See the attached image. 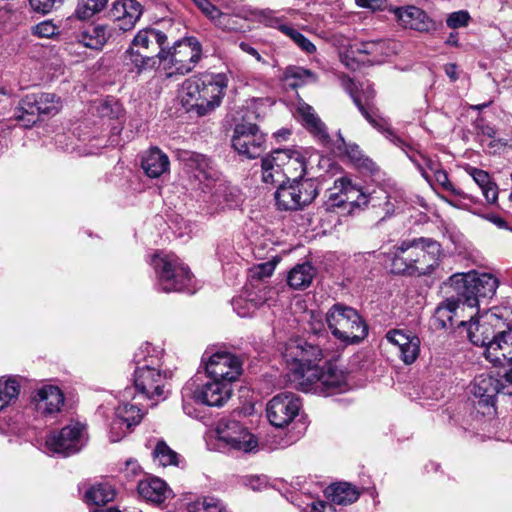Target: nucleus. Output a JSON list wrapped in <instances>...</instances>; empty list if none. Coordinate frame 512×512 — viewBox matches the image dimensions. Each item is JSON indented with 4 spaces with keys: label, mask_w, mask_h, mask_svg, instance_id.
<instances>
[{
    "label": "nucleus",
    "mask_w": 512,
    "mask_h": 512,
    "mask_svg": "<svg viewBox=\"0 0 512 512\" xmlns=\"http://www.w3.org/2000/svg\"><path fill=\"white\" fill-rule=\"evenodd\" d=\"M286 377L291 385L304 392L330 395L345 384L341 371L332 365L319 367L322 349L303 338L290 339L284 347Z\"/></svg>",
    "instance_id": "nucleus-1"
},
{
    "label": "nucleus",
    "mask_w": 512,
    "mask_h": 512,
    "mask_svg": "<svg viewBox=\"0 0 512 512\" xmlns=\"http://www.w3.org/2000/svg\"><path fill=\"white\" fill-rule=\"evenodd\" d=\"M227 86L223 73L190 77L182 84L181 103L187 112L206 116L220 106Z\"/></svg>",
    "instance_id": "nucleus-2"
},
{
    "label": "nucleus",
    "mask_w": 512,
    "mask_h": 512,
    "mask_svg": "<svg viewBox=\"0 0 512 512\" xmlns=\"http://www.w3.org/2000/svg\"><path fill=\"white\" fill-rule=\"evenodd\" d=\"M189 166L194 170V177L199 181L201 190L210 194L212 204L222 209L239 205L241 202L239 190L220 178V172L208 157L193 153L189 158Z\"/></svg>",
    "instance_id": "nucleus-3"
},
{
    "label": "nucleus",
    "mask_w": 512,
    "mask_h": 512,
    "mask_svg": "<svg viewBox=\"0 0 512 512\" xmlns=\"http://www.w3.org/2000/svg\"><path fill=\"white\" fill-rule=\"evenodd\" d=\"M325 321L332 335L345 345L359 343L368 335V326L358 311L342 303L329 308Z\"/></svg>",
    "instance_id": "nucleus-4"
},
{
    "label": "nucleus",
    "mask_w": 512,
    "mask_h": 512,
    "mask_svg": "<svg viewBox=\"0 0 512 512\" xmlns=\"http://www.w3.org/2000/svg\"><path fill=\"white\" fill-rule=\"evenodd\" d=\"M144 354L145 352L141 350L135 355L134 387L143 397L154 401L152 405H156L167 397L169 374L158 366H154L157 359L146 358Z\"/></svg>",
    "instance_id": "nucleus-5"
},
{
    "label": "nucleus",
    "mask_w": 512,
    "mask_h": 512,
    "mask_svg": "<svg viewBox=\"0 0 512 512\" xmlns=\"http://www.w3.org/2000/svg\"><path fill=\"white\" fill-rule=\"evenodd\" d=\"M459 300L470 308L479 306L482 300L492 298L499 282L492 274L476 272L456 273L449 278Z\"/></svg>",
    "instance_id": "nucleus-6"
},
{
    "label": "nucleus",
    "mask_w": 512,
    "mask_h": 512,
    "mask_svg": "<svg viewBox=\"0 0 512 512\" xmlns=\"http://www.w3.org/2000/svg\"><path fill=\"white\" fill-rule=\"evenodd\" d=\"M151 265L156 274V287L159 291L170 293L188 289L193 275L179 257L171 253H156Z\"/></svg>",
    "instance_id": "nucleus-7"
},
{
    "label": "nucleus",
    "mask_w": 512,
    "mask_h": 512,
    "mask_svg": "<svg viewBox=\"0 0 512 512\" xmlns=\"http://www.w3.org/2000/svg\"><path fill=\"white\" fill-rule=\"evenodd\" d=\"M156 56L172 74L185 75L191 72L202 58V45L195 37L178 40L172 47L169 43Z\"/></svg>",
    "instance_id": "nucleus-8"
},
{
    "label": "nucleus",
    "mask_w": 512,
    "mask_h": 512,
    "mask_svg": "<svg viewBox=\"0 0 512 512\" xmlns=\"http://www.w3.org/2000/svg\"><path fill=\"white\" fill-rule=\"evenodd\" d=\"M495 373L481 374L475 377L471 392L478 399V405L494 409L496 396L500 393L512 395V369L498 365Z\"/></svg>",
    "instance_id": "nucleus-9"
},
{
    "label": "nucleus",
    "mask_w": 512,
    "mask_h": 512,
    "mask_svg": "<svg viewBox=\"0 0 512 512\" xmlns=\"http://www.w3.org/2000/svg\"><path fill=\"white\" fill-rule=\"evenodd\" d=\"M181 394L186 398H195L196 403L210 407H222L232 395V385L227 381L210 379L204 384L188 381L182 388Z\"/></svg>",
    "instance_id": "nucleus-10"
},
{
    "label": "nucleus",
    "mask_w": 512,
    "mask_h": 512,
    "mask_svg": "<svg viewBox=\"0 0 512 512\" xmlns=\"http://www.w3.org/2000/svg\"><path fill=\"white\" fill-rule=\"evenodd\" d=\"M202 363L208 378L227 381L231 385L242 373L240 358L226 351L212 353L206 350L202 355Z\"/></svg>",
    "instance_id": "nucleus-11"
},
{
    "label": "nucleus",
    "mask_w": 512,
    "mask_h": 512,
    "mask_svg": "<svg viewBox=\"0 0 512 512\" xmlns=\"http://www.w3.org/2000/svg\"><path fill=\"white\" fill-rule=\"evenodd\" d=\"M86 426L80 422H71L60 431L50 434L46 439L47 448L64 456L78 453L87 443Z\"/></svg>",
    "instance_id": "nucleus-12"
},
{
    "label": "nucleus",
    "mask_w": 512,
    "mask_h": 512,
    "mask_svg": "<svg viewBox=\"0 0 512 512\" xmlns=\"http://www.w3.org/2000/svg\"><path fill=\"white\" fill-rule=\"evenodd\" d=\"M265 142V134L254 123L244 120L234 128L232 146L240 155L249 159L260 156L264 151Z\"/></svg>",
    "instance_id": "nucleus-13"
},
{
    "label": "nucleus",
    "mask_w": 512,
    "mask_h": 512,
    "mask_svg": "<svg viewBox=\"0 0 512 512\" xmlns=\"http://www.w3.org/2000/svg\"><path fill=\"white\" fill-rule=\"evenodd\" d=\"M215 433L217 439L229 449L250 452L257 446V440L240 422L222 419L218 422Z\"/></svg>",
    "instance_id": "nucleus-14"
},
{
    "label": "nucleus",
    "mask_w": 512,
    "mask_h": 512,
    "mask_svg": "<svg viewBox=\"0 0 512 512\" xmlns=\"http://www.w3.org/2000/svg\"><path fill=\"white\" fill-rule=\"evenodd\" d=\"M301 408L300 398L291 392L275 395L267 404L266 414L269 422L282 428L289 425L298 415Z\"/></svg>",
    "instance_id": "nucleus-15"
},
{
    "label": "nucleus",
    "mask_w": 512,
    "mask_h": 512,
    "mask_svg": "<svg viewBox=\"0 0 512 512\" xmlns=\"http://www.w3.org/2000/svg\"><path fill=\"white\" fill-rule=\"evenodd\" d=\"M308 151H297L292 149H276L271 154L267 155L266 165L272 168V162L278 166L283 167L284 179L288 181L300 180L305 177L306 171V156Z\"/></svg>",
    "instance_id": "nucleus-16"
},
{
    "label": "nucleus",
    "mask_w": 512,
    "mask_h": 512,
    "mask_svg": "<svg viewBox=\"0 0 512 512\" xmlns=\"http://www.w3.org/2000/svg\"><path fill=\"white\" fill-rule=\"evenodd\" d=\"M334 190L329 191L327 201L325 202L326 210L341 207L346 202L352 206H366L368 204V196L351 183L348 178L341 177L334 182Z\"/></svg>",
    "instance_id": "nucleus-17"
},
{
    "label": "nucleus",
    "mask_w": 512,
    "mask_h": 512,
    "mask_svg": "<svg viewBox=\"0 0 512 512\" xmlns=\"http://www.w3.org/2000/svg\"><path fill=\"white\" fill-rule=\"evenodd\" d=\"M460 326L466 331V336L473 345L480 346L485 349L484 355L488 361L493 364L494 362L499 361L498 356L493 353H489L492 343L497 342L498 336L484 318L479 321L474 320L473 317H471L469 322L461 321Z\"/></svg>",
    "instance_id": "nucleus-18"
},
{
    "label": "nucleus",
    "mask_w": 512,
    "mask_h": 512,
    "mask_svg": "<svg viewBox=\"0 0 512 512\" xmlns=\"http://www.w3.org/2000/svg\"><path fill=\"white\" fill-rule=\"evenodd\" d=\"M424 237L403 240L396 246L391 259V272L398 275L414 276L412 270L416 257L423 247Z\"/></svg>",
    "instance_id": "nucleus-19"
},
{
    "label": "nucleus",
    "mask_w": 512,
    "mask_h": 512,
    "mask_svg": "<svg viewBox=\"0 0 512 512\" xmlns=\"http://www.w3.org/2000/svg\"><path fill=\"white\" fill-rule=\"evenodd\" d=\"M64 401L63 392L55 385H43L32 397L36 412L46 418L55 417L61 411Z\"/></svg>",
    "instance_id": "nucleus-20"
},
{
    "label": "nucleus",
    "mask_w": 512,
    "mask_h": 512,
    "mask_svg": "<svg viewBox=\"0 0 512 512\" xmlns=\"http://www.w3.org/2000/svg\"><path fill=\"white\" fill-rule=\"evenodd\" d=\"M142 14L143 5L139 0H117L111 9V15L115 20L113 30H132Z\"/></svg>",
    "instance_id": "nucleus-21"
},
{
    "label": "nucleus",
    "mask_w": 512,
    "mask_h": 512,
    "mask_svg": "<svg viewBox=\"0 0 512 512\" xmlns=\"http://www.w3.org/2000/svg\"><path fill=\"white\" fill-rule=\"evenodd\" d=\"M386 339L399 350L400 359L410 365L420 354V338L409 331L394 329L386 334Z\"/></svg>",
    "instance_id": "nucleus-22"
},
{
    "label": "nucleus",
    "mask_w": 512,
    "mask_h": 512,
    "mask_svg": "<svg viewBox=\"0 0 512 512\" xmlns=\"http://www.w3.org/2000/svg\"><path fill=\"white\" fill-rule=\"evenodd\" d=\"M422 246L424 247L420 248V252L416 257L414 270H412L414 276L431 274L439 265L441 256L440 243L432 238L424 237Z\"/></svg>",
    "instance_id": "nucleus-23"
},
{
    "label": "nucleus",
    "mask_w": 512,
    "mask_h": 512,
    "mask_svg": "<svg viewBox=\"0 0 512 512\" xmlns=\"http://www.w3.org/2000/svg\"><path fill=\"white\" fill-rule=\"evenodd\" d=\"M142 417L143 412L137 405L130 404L128 402L121 403L116 409V418L111 423L109 432L110 441L115 443L125 436V431L114 436L115 429H122V427L131 429V427L136 426L141 422Z\"/></svg>",
    "instance_id": "nucleus-24"
},
{
    "label": "nucleus",
    "mask_w": 512,
    "mask_h": 512,
    "mask_svg": "<svg viewBox=\"0 0 512 512\" xmlns=\"http://www.w3.org/2000/svg\"><path fill=\"white\" fill-rule=\"evenodd\" d=\"M303 126L324 147H330L331 138L325 123L316 114L312 106L304 103L298 107Z\"/></svg>",
    "instance_id": "nucleus-25"
},
{
    "label": "nucleus",
    "mask_w": 512,
    "mask_h": 512,
    "mask_svg": "<svg viewBox=\"0 0 512 512\" xmlns=\"http://www.w3.org/2000/svg\"><path fill=\"white\" fill-rule=\"evenodd\" d=\"M395 15L400 24L406 29L409 28L418 32H429L435 29L434 21L418 7L397 8Z\"/></svg>",
    "instance_id": "nucleus-26"
},
{
    "label": "nucleus",
    "mask_w": 512,
    "mask_h": 512,
    "mask_svg": "<svg viewBox=\"0 0 512 512\" xmlns=\"http://www.w3.org/2000/svg\"><path fill=\"white\" fill-rule=\"evenodd\" d=\"M168 44V36L155 28L139 30L134 36L131 45L150 53L162 52Z\"/></svg>",
    "instance_id": "nucleus-27"
},
{
    "label": "nucleus",
    "mask_w": 512,
    "mask_h": 512,
    "mask_svg": "<svg viewBox=\"0 0 512 512\" xmlns=\"http://www.w3.org/2000/svg\"><path fill=\"white\" fill-rule=\"evenodd\" d=\"M112 29L107 25L88 24L79 30L76 38L87 48L101 49L111 37Z\"/></svg>",
    "instance_id": "nucleus-28"
},
{
    "label": "nucleus",
    "mask_w": 512,
    "mask_h": 512,
    "mask_svg": "<svg viewBox=\"0 0 512 512\" xmlns=\"http://www.w3.org/2000/svg\"><path fill=\"white\" fill-rule=\"evenodd\" d=\"M169 158L159 148L153 147L146 151L141 160V167L150 178H158L169 171Z\"/></svg>",
    "instance_id": "nucleus-29"
},
{
    "label": "nucleus",
    "mask_w": 512,
    "mask_h": 512,
    "mask_svg": "<svg viewBox=\"0 0 512 512\" xmlns=\"http://www.w3.org/2000/svg\"><path fill=\"white\" fill-rule=\"evenodd\" d=\"M156 54H143L139 49L130 46L123 56V64L127 71L140 75L141 73L151 70L156 66Z\"/></svg>",
    "instance_id": "nucleus-30"
},
{
    "label": "nucleus",
    "mask_w": 512,
    "mask_h": 512,
    "mask_svg": "<svg viewBox=\"0 0 512 512\" xmlns=\"http://www.w3.org/2000/svg\"><path fill=\"white\" fill-rule=\"evenodd\" d=\"M138 493L145 500L160 504L166 500L170 490L162 479L152 477L138 483Z\"/></svg>",
    "instance_id": "nucleus-31"
},
{
    "label": "nucleus",
    "mask_w": 512,
    "mask_h": 512,
    "mask_svg": "<svg viewBox=\"0 0 512 512\" xmlns=\"http://www.w3.org/2000/svg\"><path fill=\"white\" fill-rule=\"evenodd\" d=\"M40 111L34 94L26 95L15 109L14 118L23 127L29 128L39 120Z\"/></svg>",
    "instance_id": "nucleus-32"
},
{
    "label": "nucleus",
    "mask_w": 512,
    "mask_h": 512,
    "mask_svg": "<svg viewBox=\"0 0 512 512\" xmlns=\"http://www.w3.org/2000/svg\"><path fill=\"white\" fill-rule=\"evenodd\" d=\"M300 196L296 192L293 181H283L275 192V201L279 210L296 211L301 210Z\"/></svg>",
    "instance_id": "nucleus-33"
},
{
    "label": "nucleus",
    "mask_w": 512,
    "mask_h": 512,
    "mask_svg": "<svg viewBox=\"0 0 512 512\" xmlns=\"http://www.w3.org/2000/svg\"><path fill=\"white\" fill-rule=\"evenodd\" d=\"M336 168V165L331 161L330 158L318 152L308 151L306 156V179H313L317 182L318 178L323 177L325 173H328L332 169Z\"/></svg>",
    "instance_id": "nucleus-34"
},
{
    "label": "nucleus",
    "mask_w": 512,
    "mask_h": 512,
    "mask_svg": "<svg viewBox=\"0 0 512 512\" xmlns=\"http://www.w3.org/2000/svg\"><path fill=\"white\" fill-rule=\"evenodd\" d=\"M459 297L447 298L441 302L435 309L433 315V325L437 329H447L453 326V318L457 314L459 308Z\"/></svg>",
    "instance_id": "nucleus-35"
},
{
    "label": "nucleus",
    "mask_w": 512,
    "mask_h": 512,
    "mask_svg": "<svg viewBox=\"0 0 512 512\" xmlns=\"http://www.w3.org/2000/svg\"><path fill=\"white\" fill-rule=\"evenodd\" d=\"M499 337L509 327H512V308L508 306L492 307L483 317Z\"/></svg>",
    "instance_id": "nucleus-36"
},
{
    "label": "nucleus",
    "mask_w": 512,
    "mask_h": 512,
    "mask_svg": "<svg viewBox=\"0 0 512 512\" xmlns=\"http://www.w3.org/2000/svg\"><path fill=\"white\" fill-rule=\"evenodd\" d=\"M315 276V269L310 263L295 265L289 272L287 282L296 290H302L310 286Z\"/></svg>",
    "instance_id": "nucleus-37"
},
{
    "label": "nucleus",
    "mask_w": 512,
    "mask_h": 512,
    "mask_svg": "<svg viewBox=\"0 0 512 512\" xmlns=\"http://www.w3.org/2000/svg\"><path fill=\"white\" fill-rule=\"evenodd\" d=\"M490 354H495L499 357V361L494 362V365H504L506 367L512 364V327L506 329L503 337H498L497 342L492 343Z\"/></svg>",
    "instance_id": "nucleus-38"
},
{
    "label": "nucleus",
    "mask_w": 512,
    "mask_h": 512,
    "mask_svg": "<svg viewBox=\"0 0 512 512\" xmlns=\"http://www.w3.org/2000/svg\"><path fill=\"white\" fill-rule=\"evenodd\" d=\"M326 494L334 504L338 505L352 504L359 497L356 487L346 482L329 486Z\"/></svg>",
    "instance_id": "nucleus-39"
},
{
    "label": "nucleus",
    "mask_w": 512,
    "mask_h": 512,
    "mask_svg": "<svg viewBox=\"0 0 512 512\" xmlns=\"http://www.w3.org/2000/svg\"><path fill=\"white\" fill-rule=\"evenodd\" d=\"M115 495V489L110 484L98 483L86 491L85 500L88 503L100 506L112 501Z\"/></svg>",
    "instance_id": "nucleus-40"
},
{
    "label": "nucleus",
    "mask_w": 512,
    "mask_h": 512,
    "mask_svg": "<svg viewBox=\"0 0 512 512\" xmlns=\"http://www.w3.org/2000/svg\"><path fill=\"white\" fill-rule=\"evenodd\" d=\"M342 85L347 93L352 97L354 104L357 106L361 114L364 118L376 129H381L384 127L383 124L380 123L375 117V112L373 110H369L365 108L362 103V100L359 96L355 94L356 85L354 81L350 78H343Z\"/></svg>",
    "instance_id": "nucleus-41"
},
{
    "label": "nucleus",
    "mask_w": 512,
    "mask_h": 512,
    "mask_svg": "<svg viewBox=\"0 0 512 512\" xmlns=\"http://www.w3.org/2000/svg\"><path fill=\"white\" fill-rule=\"evenodd\" d=\"M338 149L343 150L347 156L359 167H364L368 170H373L375 164L365 157L360 150L359 146L354 143H346L341 133H338Z\"/></svg>",
    "instance_id": "nucleus-42"
},
{
    "label": "nucleus",
    "mask_w": 512,
    "mask_h": 512,
    "mask_svg": "<svg viewBox=\"0 0 512 512\" xmlns=\"http://www.w3.org/2000/svg\"><path fill=\"white\" fill-rule=\"evenodd\" d=\"M297 194L300 196L299 201L302 208L310 205L319 192L318 183L313 179H300L293 181Z\"/></svg>",
    "instance_id": "nucleus-43"
},
{
    "label": "nucleus",
    "mask_w": 512,
    "mask_h": 512,
    "mask_svg": "<svg viewBox=\"0 0 512 512\" xmlns=\"http://www.w3.org/2000/svg\"><path fill=\"white\" fill-rule=\"evenodd\" d=\"M20 392V385L16 378H0V411L16 399Z\"/></svg>",
    "instance_id": "nucleus-44"
},
{
    "label": "nucleus",
    "mask_w": 512,
    "mask_h": 512,
    "mask_svg": "<svg viewBox=\"0 0 512 512\" xmlns=\"http://www.w3.org/2000/svg\"><path fill=\"white\" fill-rule=\"evenodd\" d=\"M385 134L386 138L389 139L396 146L400 147L409 159L418 167L421 174L426 178V173L419 162V158L422 157L418 152L412 150V148L406 144L401 138H399L389 127L382 131Z\"/></svg>",
    "instance_id": "nucleus-45"
},
{
    "label": "nucleus",
    "mask_w": 512,
    "mask_h": 512,
    "mask_svg": "<svg viewBox=\"0 0 512 512\" xmlns=\"http://www.w3.org/2000/svg\"><path fill=\"white\" fill-rule=\"evenodd\" d=\"M207 17L212 20L216 26L224 31H237L240 29L241 19L235 15L223 13L216 7V13L208 14Z\"/></svg>",
    "instance_id": "nucleus-46"
},
{
    "label": "nucleus",
    "mask_w": 512,
    "mask_h": 512,
    "mask_svg": "<svg viewBox=\"0 0 512 512\" xmlns=\"http://www.w3.org/2000/svg\"><path fill=\"white\" fill-rule=\"evenodd\" d=\"M188 512H224V505L215 497H202L188 505Z\"/></svg>",
    "instance_id": "nucleus-47"
},
{
    "label": "nucleus",
    "mask_w": 512,
    "mask_h": 512,
    "mask_svg": "<svg viewBox=\"0 0 512 512\" xmlns=\"http://www.w3.org/2000/svg\"><path fill=\"white\" fill-rule=\"evenodd\" d=\"M107 2L108 0H80L75 10V14L78 19H88L94 14L102 11Z\"/></svg>",
    "instance_id": "nucleus-48"
},
{
    "label": "nucleus",
    "mask_w": 512,
    "mask_h": 512,
    "mask_svg": "<svg viewBox=\"0 0 512 512\" xmlns=\"http://www.w3.org/2000/svg\"><path fill=\"white\" fill-rule=\"evenodd\" d=\"M280 31L288 36L291 40L294 41V43L302 49L306 53H314L316 51L315 45L306 38L302 33H300L298 30L293 28L290 25L287 26H281Z\"/></svg>",
    "instance_id": "nucleus-49"
},
{
    "label": "nucleus",
    "mask_w": 512,
    "mask_h": 512,
    "mask_svg": "<svg viewBox=\"0 0 512 512\" xmlns=\"http://www.w3.org/2000/svg\"><path fill=\"white\" fill-rule=\"evenodd\" d=\"M40 115H54L58 112L59 98L53 93L34 94Z\"/></svg>",
    "instance_id": "nucleus-50"
},
{
    "label": "nucleus",
    "mask_w": 512,
    "mask_h": 512,
    "mask_svg": "<svg viewBox=\"0 0 512 512\" xmlns=\"http://www.w3.org/2000/svg\"><path fill=\"white\" fill-rule=\"evenodd\" d=\"M153 455L162 466L177 465L178 454L164 441H159L153 451Z\"/></svg>",
    "instance_id": "nucleus-51"
},
{
    "label": "nucleus",
    "mask_w": 512,
    "mask_h": 512,
    "mask_svg": "<svg viewBox=\"0 0 512 512\" xmlns=\"http://www.w3.org/2000/svg\"><path fill=\"white\" fill-rule=\"evenodd\" d=\"M267 156L262 159V180L265 183L277 184L284 181L283 167L276 165L274 161H271L272 168L266 165Z\"/></svg>",
    "instance_id": "nucleus-52"
},
{
    "label": "nucleus",
    "mask_w": 512,
    "mask_h": 512,
    "mask_svg": "<svg viewBox=\"0 0 512 512\" xmlns=\"http://www.w3.org/2000/svg\"><path fill=\"white\" fill-rule=\"evenodd\" d=\"M97 111L101 117L118 119L122 115L123 109L116 99L107 98L98 105Z\"/></svg>",
    "instance_id": "nucleus-53"
},
{
    "label": "nucleus",
    "mask_w": 512,
    "mask_h": 512,
    "mask_svg": "<svg viewBox=\"0 0 512 512\" xmlns=\"http://www.w3.org/2000/svg\"><path fill=\"white\" fill-rule=\"evenodd\" d=\"M384 43L380 40L377 41H364L355 43L351 46L353 54L377 55L382 52Z\"/></svg>",
    "instance_id": "nucleus-54"
},
{
    "label": "nucleus",
    "mask_w": 512,
    "mask_h": 512,
    "mask_svg": "<svg viewBox=\"0 0 512 512\" xmlns=\"http://www.w3.org/2000/svg\"><path fill=\"white\" fill-rule=\"evenodd\" d=\"M471 20L470 14L466 10L452 12L446 19V25L451 29H457L468 26Z\"/></svg>",
    "instance_id": "nucleus-55"
},
{
    "label": "nucleus",
    "mask_w": 512,
    "mask_h": 512,
    "mask_svg": "<svg viewBox=\"0 0 512 512\" xmlns=\"http://www.w3.org/2000/svg\"><path fill=\"white\" fill-rule=\"evenodd\" d=\"M361 89H362V94H363V97H364V100H365V104H363V105L365 106V108H367V109H369V110H373V111L375 112V114H376V115H375L376 119H377L378 121H380V123H381V124H383V125H384V127H383V128L378 129L379 131H381V132H382L383 130H385L386 128H388V123H387V121H386L384 118H382V117H380V116L378 115V112H377V110L375 109V107H374V106H372V105L370 104V102H371V101L374 99V97H375V90H374L373 86H372L371 84H369V83H366V85L362 84V88H361Z\"/></svg>",
    "instance_id": "nucleus-56"
},
{
    "label": "nucleus",
    "mask_w": 512,
    "mask_h": 512,
    "mask_svg": "<svg viewBox=\"0 0 512 512\" xmlns=\"http://www.w3.org/2000/svg\"><path fill=\"white\" fill-rule=\"evenodd\" d=\"M65 0H29L33 11L41 14H47L53 9L60 7Z\"/></svg>",
    "instance_id": "nucleus-57"
},
{
    "label": "nucleus",
    "mask_w": 512,
    "mask_h": 512,
    "mask_svg": "<svg viewBox=\"0 0 512 512\" xmlns=\"http://www.w3.org/2000/svg\"><path fill=\"white\" fill-rule=\"evenodd\" d=\"M302 512H336L335 507L333 504L318 500L313 501L309 504H306L304 507L301 508Z\"/></svg>",
    "instance_id": "nucleus-58"
},
{
    "label": "nucleus",
    "mask_w": 512,
    "mask_h": 512,
    "mask_svg": "<svg viewBox=\"0 0 512 512\" xmlns=\"http://www.w3.org/2000/svg\"><path fill=\"white\" fill-rule=\"evenodd\" d=\"M286 75H287V77H292V78L300 80V82L292 83L291 84L292 86H297L302 83H305V81L307 79H310L313 77V74L310 70L303 69L300 67H292V68L287 69Z\"/></svg>",
    "instance_id": "nucleus-59"
},
{
    "label": "nucleus",
    "mask_w": 512,
    "mask_h": 512,
    "mask_svg": "<svg viewBox=\"0 0 512 512\" xmlns=\"http://www.w3.org/2000/svg\"><path fill=\"white\" fill-rule=\"evenodd\" d=\"M470 175L481 189L492 182L490 175L482 169L471 168Z\"/></svg>",
    "instance_id": "nucleus-60"
},
{
    "label": "nucleus",
    "mask_w": 512,
    "mask_h": 512,
    "mask_svg": "<svg viewBox=\"0 0 512 512\" xmlns=\"http://www.w3.org/2000/svg\"><path fill=\"white\" fill-rule=\"evenodd\" d=\"M274 268V264L270 262L261 263L253 270L252 277L263 280L273 274Z\"/></svg>",
    "instance_id": "nucleus-61"
},
{
    "label": "nucleus",
    "mask_w": 512,
    "mask_h": 512,
    "mask_svg": "<svg viewBox=\"0 0 512 512\" xmlns=\"http://www.w3.org/2000/svg\"><path fill=\"white\" fill-rule=\"evenodd\" d=\"M261 15L262 22L268 27L276 28L280 31L281 26H287L280 18L274 16L273 12L270 10L263 11Z\"/></svg>",
    "instance_id": "nucleus-62"
},
{
    "label": "nucleus",
    "mask_w": 512,
    "mask_h": 512,
    "mask_svg": "<svg viewBox=\"0 0 512 512\" xmlns=\"http://www.w3.org/2000/svg\"><path fill=\"white\" fill-rule=\"evenodd\" d=\"M35 33L40 37L49 38L56 33V26L49 21H44L35 27Z\"/></svg>",
    "instance_id": "nucleus-63"
},
{
    "label": "nucleus",
    "mask_w": 512,
    "mask_h": 512,
    "mask_svg": "<svg viewBox=\"0 0 512 512\" xmlns=\"http://www.w3.org/2000/svg\"><path fill=\"white\" fill-rule=\"evenodd\" d=\"M482 194L488 203L494 204L498 199V187L496 183L491 182L486 187L482 188Z\"/></svg>",
    "instance_id": "nucleus-64"
}]
</instances>
